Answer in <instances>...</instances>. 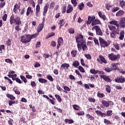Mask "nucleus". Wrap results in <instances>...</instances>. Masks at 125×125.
Masks as SVG:
<instances>
[{
	"mask_svg": "<svg viewBox=\"0 0 125 125\" xmlns=\"http://www.w3.org/2000/svg\"><path fill=\"white\" fill-rule=\"evenodd\" d=\"M76 42L77 43V47L79 51H81L82 48L83 51L88 50V48L86 46V42L83 40V36L81 34H79L77 37H76Z\"/></svg>",
	"mask_w": 125,
	"mask_h": 125,
	"instance_id": "nucleus-1",
	"label": "nucleus"
},
{
	"mask_svg": "<svg viewBox=\"0 0 125 125\" xmlns=\"http://www.w3.org/2000/svg\"><path fill=\"white\" fill-rule=\"evenodd\" d=\"M10 23L11 25L15 23L16 25H21L22 22L20 19V17L17 16L14 18V15H12L10 18Z\"/></svg>",
	"mask_w": 125,
	"mask_h": 125,
	"instance_id": "nucleus-2",
	"label": "nucleus"
},
{
	"mask_svg": "<svg viewBox=\"0 0 125 125\" xmlns=\"http://www.w3.org/2000/svg\"><path fill=\"white\" fill-rule=\"evenodd\" d=\"M99 41L101 46L104 48H105V47H108V46L110 45V43L111 42L109 41H106L103 38H99Z\"/></svg>",
	"mask_w": 125,
	"mask_h": 125,
	"instance_id": "nucleus-3",
	"label": "nucleus"
},
{
	"mask_svg": "<svg viewBox=\"0 0 125 125\" xmlns=\"http://www.w3.org/2000/svg\"><path fill=\"white\" fill-rule=\"evenodd\" d=\"M108 57L111 61H116L118 59H120L121 56L119 54L114 55V53H111V54H108Z\"/></svg>",
	"mask_w": 125,
	"mask_h": 125,
	"instance_id": "nucleus-4",
	"label": "nucleus"
},
{
	"mask_svg": "<svg viewBox=\"0 0 125 125\" xmlns=\"http://www.w3.org/2000/svg\"><path fill=\"white\" fill-rule=\"evenodd\" d=\"M29 38V34H27L25 37V36H22L21 37V42H22V43H28V42H30V40Z\"/></svg>",
	"mask_w": 125,
	"mask_h": 125,
	"instance_id": "nucleus-5",
	"label": "nucleus"
},
{
	"mask_svg": "<svg viewBox=\"0 0 125 125\" xmlns=\"http://www.w3.org/2000/svg\"><path fill=\"white\" fill-rule=\"evenodd\" d=\"M114 81L115 83H125V78L121 75L115 78Z\"/></svg>",
	"mask_w": 125,
	"mask_h": 125,
	"instance_id": "nucleus-6",
	"label": "nucleus"
},
{
	"mask_svg": "<svg viewBox=\"0 0 125 125\" xmlns=\"http://www.w3.org/2000/svg\"><path fill=\"white\" fill-rule=\"evenodd\" d=\"M93 29H95L96 35H97L98 36H103V33L102 32V31H101L100 28L98 27V26L96 25L94 26L92 28V30H93Z\"/></svg>",
	"mask_w": 125,
	"mask_h": 125,
	"instance_id": "nucleus-7",
	"label": "nucleus"
},
{
	"mask_svg": "<svg viewBox=\"0 0 125 125\" xmlns=\"http://www.w3.org/2000/svg\"><path fill=\"white\" fill-rule=\"evenodd\" d=\"M99 59H97V61L100 64H103V63H104V64H106L107 63V61L105 59V58L102 55H100L99 56Z\"/></svg>",
	"mask_w": 125,
	"mask_h": 125,
	"instance_id": "nucleus-8",
	"label": "nucleus"
},
{
	"mask_svg": "<svg viewBox=\"0 0 125 125\" xmlns=\"http://www.w3.org/2000/svg\"><path fill=\"white\" fill-rule=\"evenodd\" d=\"M116 35H120V30H116L114 31H112L110 33V38L112 39L116 38Z\"/></svg>",
	"mask_w": 125,
	"mask_h": 125,
	"instance_id": "nucleus-9",
	"label": "nucleus"
},
{
	"mask_svg": "<svg viewBox=\"0 0 125 125\" xmlns=\"http://www.w3.org/2000/svg\"><path fill=\"white\" fill-rule=\"evenodd\" d=\"M57 42L58 44H57V49H59V47H60V46L63 44V42H64V41L63 40V38H62V37H59L58 39Z\"/></svg>",
	"mask_w": 125,
	"mask_h": 125,
	"instance_id": "nucleus-10",
	"label": "nucleus"
},
{
	"mask_svg": "<svg viewBox=\"0 0 125 125\" xmlns=\"http://www.w3.org/2000/svg\"><path fill=\"white\" fill-rule=\"evenodd\" d=\"M119 25L121 28H124L125 27V17L120 19Z\"/></svg>",
	"mask_w": 125,
	"mask_h": 125,
	"instance_id": "nucleus-11",
	"label": "nucleus"
},
{
	"mask_svg": "<svg viewBox=\"0 0 125 125\" xmlns=\"http://www.w3.org/2000/svg\"><path fill=\"white\" fill-rule=\"evenodd\" d=\"M101 79H103L105 81V82H107V83H111V79L109 78L108 76L107 75H100Z\"/></svg>",
	"mask_w": 125,
	"mask_h": 125,
	"instance_id": "nucleus-12",
	"label": "nucleus"
},
{
	"mask_svg": "<svg viewBox=\"0 0 125 125\" xmlns=\"http://www.w3.org/2000/svg\"><path fill=\"white\" fill-rule=\"evenodd\" d=\"M20 5H21V2H19L18 4H16L14 6L13 12L17 14V10L20 9Z\"/></svg>",
	"mask_w": 125,
	"mask_h": 125,
	"instance_id": "nucleus-13",
	"label": "nucleus"
},
{
	"mask_svg": "<svg viewBox=\"0 0 125 125\" xmlns=\"http://www.w3.org/2000/svg\"><path fill=\"white\" fill-rule=\"evenodd\" d=\"M95 20V16H88V21H87V24L88 25H90L91 24V22H93Z\"/></svg>",
	"mask_w": 125,
	"mask_h": 125,
	"instance_id": "nucleus-14",
	"label": "nucleus"
},
{
	"mask_svg": "<svg viewBox=\"0 0 125 125\" xmlns=\"http://www.w3.org/2000/svg\"><path fill=\"white\" fill-rule=\"evenodd\" d=\"M119 65V63H112L111 64L112 66V71H117V70H119V67H118V65Z\"/></svg>",
	"mask_w": 125,
	"mask_h": 125,
	"instance_id": "nucleus-15",
	"label": "nucleus"
},
{
	"mask_svg": "<svg viewBox=\"0 0 125 125\" xmlns=\"http://www.w3.org/2000/svg\"><path fill=\"white\" fill-rule=\"evenodd\" d=\"M49 6V4L48 3L46 4V5L43 7V16H45V14L47 13V11H48V7Z\"/></svg>",
	"mask_w": 125,
	"mask_h": 125,
	"instance_id": "nucleus-16",
	"label": "nucleus"
},
{
	"mask_svg": "<svg viewBox=\"0 0 125 125\" xmlns=\"http://www.w3.org/2000/svg\"><path fill=\"white\" fill-rule=\"evenodd\" d=\"M44 26V23H43V21H42V23L39 25L38 27L37 32L39 34L40 32H41V31H42V29H43V26Z\"/></svg>",
	"mask_w": 125,
	"mask_h": 125,
	"instance_id": "nucleus-17",
	"label": "nucleus"
},
{
	"mask_svg": "<svg viewBox=\"0 0 125 125\" xmlns=\"http://www.w3.org/2000/svg\"><path fill=\"white\" fill-rule=\"evenodd\" d=\"M70 66V64L67 63H62L61 66V69L62 70H64L65 68L66 69H69V67Z\"/></svg>",
	"mask_w": 125,
	"mask_h": 125,
	"instance_id": "nucleus-18",
	"label": "nucleus"
},
{
	"mask_svg": "<svg viewBox=\"0 0 125 125\" xmlns=\"http://www.w3.org/2000/svg\"><path fill=\"white\" fill-rule=\"evenodd\" d=\"M120 36L119 37V39L121 41H123L124 39L125 38V31L124 30H122L119 33Z\"/></svg>",
	"mask_w": 125,
	"mask_h": 125,
	"instance_id": "nucleus-19",
	"label": "nucleus"
},
{
	"mask_svg": "<svg viewBox=\"0 0 125 125\" xmlns=\"http://www.w3.org/2000/svg\"><path fill=\"white\" fill-rule=\"evenodd\" d=\"M109 23L110 25H114L115 26L117 27V28H119L120 27V24L118 23V21H109Z\"/></svg>",
	"mask_w": 125,
	"mask_h": 125,
	"instance_id": "nucleus-20",
	"label": "nucleus"
},
{
	"mask_svg": "<svg viewBox=\"0 0 125 125\" xmlns=\"http://www.w3.org/2000/svg\"><path fill=\"white\" fill-rule=\"evenodd\" d=\"M101 24V22L99 20L96 19L94 20L93 22L91 23V26H95V25H99Z\"/></svg>",
	"mask_w": 125,
	"mask_h": 125,
	"instance_id": "nucleus-21",
	"label": "nucleus"
},
{
	"mask_svg": "<svg viewBox=\"0 0 125 125\" xmlns=\"http://www.w3.org/2000/svg\"><path fill=\"white\" fill-rule=\"evenodd\" d=\"M37 36H39V33H38L31 35L28 34V37H29L28 38H29V41H31V40H33V39H36Z\"/></svg>",
	"mask_w": 125,
	"mask_h": 125,
	"instance_id": "nucleus-22",
	"label": "nucleus"
},
{
	"mask_svg": "<svg viewBox=\"0 0 125 125\" xmlns=\"http://www.w3.org/2000/svg\"><path fill=\"white\" fill-rule=\"evenodd\" d=\"M58 24L59 25H60L59 29L60 30H61V28H62V27H63V26H64V25L65 24V23H64V20L63 19L59 21Z\"/></svg>",
	"mask_w": 125,
	"mask_h": 125,
	"instance_id": "nucleus-23",
	"label": "nucleus"
},
{
	"mask_svg": "<svg viewBox=\"0 0 125 125\" xmlns=\"http://www.w3.org/2000/svg\"><path fill=\"white\" fill-rule=\"evenodd\" d=\"M72 11H73V7L70 4H69L66 10V13H71Z\"/></svg>",
	"mask_w": 125,
	"mask_h": 125,
	"instance_id": "nucleus-24",
	"label": "nucleus"
},
{
	"mask_svg": "<svg viewBox=\"0 0 125 125\" xmlns=\"http://www.w3.org/2000/svg\"><path fill=\"white\" fill-rule=\"evenodd\" d=\"M124 14H125V11L122 10H120L116 14V16L117 17L119 16H123Z\"/></svg>",
	"mask_w": 125,
	"mask_h": 125,
	"instance_id": "nucleus-25",
	"label": "nucleus"
},
{
	"mask_svg": "<svg viewBox=\"0 0 125 125\" xmlns=\"http://www.w3.org/2000/svg\"><path fill=\"white\" fill-rule=\"evenodd\" d=\"M62 87L63 89H64V90H63V92H65V93H68L67 91H71V89L67 86H62Z\"/></svg>",
	"mask_w": 125,
	"mask_h": 125,
	"instance_id": "nucleus-26",
	"label": "nucleus"
},
{
	"mask_svg": "<svg viewBox=\"0 0 125 125\" xmlns=\"http://www.w3.org/2000/svg\"><path fill=\"white\" fill-rule=\"evenodd\" d=\"M40 10H41V7L40 6V5L38 4L36 6V16H39V13H40Z\"/></svg>",
	"mask_w": 125,
	"mask_h": 125,
	"instance_id": "nucleus-27",
	"label": "nucleus"
},
{
	"mask_svg": "<svg viewBox=\"0 0 125 125\" xmlns=\"http://www.w3.org/2000/svg\"><path fill=\"white\" fill-rule=\"evenodd\" d=\"M78 9H79V10H83L84 8V4H83V2L81 3L78 7Z\"/></svg>",
	"mask_w": 125,
	"mask_h": 125,
	"instance_id": "nucleus-28",
	"label": "nucleus"
},
{
	"mask_svg": "<svg viewBox=\"0 0 125 125\" xmlns=\"http://www.w3.org/2000/svg\"><path fill=\"white\" fill-rule=\"evenodd\" d=\"M80 62L78 61H75L72 64V66H73V67H75V68H78Z\"/></svg>",
	"mask_w": 125,
	"mask_h": 125,
	"instance_id": "nucleus-29",
	"label": "nucleus"
},
{
	"mask_svg": "<svg viewBox=\"0 0 125 125\" xmlns=\"http://www.w3.org/2000/svg\"><path fill=\"white\" fill-rule=\"evenodd\" d=\"M97 96L99 98H103L105 97V94H104L103 93H100V91H98L97 92Z\"/></svg>",
	"mask_w": 125,
	"mask_h": 125,
	"instance_id": "nucleus-30",
	"label": "nucleus"
},
{
	"mask_svg": "<svg viewBox=\"0 0 125 125\" xmlns=\"http://www.w3.org/2000/svg\"><path fill=\"white\" fill-rule=\"evenodd\" d=\"M102 104H103V105H104V106L106 107H108L109 106V102H108L106 101H102Z\"/></svg>",
	"mask_w": 125,
	"mask_h": 125,
	"instance_id": "nucleus-31",
	"label": "nucleus"
},
{
	"mask_svg": "<svg viewBox=\"0 0 125 125\" xmlns=\"http://www.w3.org/2000/svg\"><path fill=\"white\" fill-rule=\"evenodd\" d=\"M43 57L44 58H45V60H46L47 58H48L49 57H51V58H53L52 54L49 55V54H48V53H44V54L43 55Z\"/></svg>",
	"mask_w": 125,
	"mask_h": 125,
	"instance_id": "nucleus-32",
	"label": "nucleus"
},
{
	"mask_svg": "<svg viewBox=\"0 0 125 125\" xmlns=\"http://www.w3.org/2000/svg\"><path fill=\"white\" fill-rule=\"evenodd\" d=\"M6 96L8 98H9L10 100H15L16 98L15 97H14V96H13V95H10V94H7Z\"/></svg>",
	"mask_w": 125,
	"mask_h": 125,
	"instance_id": "nucleus-33",
	"label": "nucleus"
},
{
	"mask_svg": "<svg viewBox=\"0 0 125 125\" xmlns=\"http://www.w3.org/2000/svg\"><path fill=\"white\" fill-rule=\"evenodd\" d=\"M64 122L66 124H74V120H73L72 119H66L64 120Z\"/></svg>",
	"mask_w": 125,
	"mask_h": 125,
	"instance_id": "nucleus-34",
	"label": "nucleus"
},
{
	"mask_svg": "<svg viewBox=\"0 0 125 125\" xmlns=\"http://www.w3.org/2000/svg\"><path fill=\"white\" fill-rule=\"evenodd\" d=\"M55 97L56 98L57 100L58 101V102H62V99L61 98L60 95L58 94H55Z\"/></svg>",
	"mask_w": 125,
	"mask_h": 125,
	"instance_id": "nucleus-35",
	"label": "nucleus"
},
{
	"mask_svg": "<svg viewBox=\"0 0 125 125\" xmlns=\"http://www.w3.org/2000/svg\"><path fill=\"white\" fill-rule=\"evenodd\" d=\"M71 54L72 55V57H76V56H77V54H78V51L76 50H73L71 52Z\"/></svg>",
	"mask_w": 125,
	"mask_h": 125,
	"instance_id": "nucleus-36",
	"label": "nucleus"
},
{
	"mask_svg": "<svg viewBox=\"0 0 125 125\" xmlns=\"http://www.w3.org/2000/svg\"><path fill=\"white\" fill-rule=\"evenodd\" d=\"M39 82L41 83H47V80L42 78H39Z\"/></svg>",
	"mask_w": 125,
	"mask_h": 125,
	"instance_id": "nucleus-37",
	"label": "nucleus"
},
{
	"mask_svg": "<svg viewBox=\"0 0 125 125\" xmlns=\"http://www.w3.org/2000/svg\"><path fill=\"white\" fill-rule=\"evenodd\" d=\"M108 27L109 28V30L111 31V32H113L114 31H116V26L114 25H108Z\"/></svg>",
	"mask_w": 125,
	"mask_h": 125,
	"instance_id": "nucleus-38",
	"label": "nucleus"
},
{
	"mask_svg": "<svg viewBox=\"0 0 125 125\" xmlns=\"http://www.w3.org/2000/svg\"><path fill=\"white\" fill-rule=\"evenodd\" d=\"M105 89L108 93H111V87L109 85H105Z\"/></svg>",
	"mask_w": 125,
	"mask_h": 125,
	"instance_id": "nucleus-39",
	"label": "nucleus"
},
{
	"mask_svg": "<svg viewBox=\"0 0 125 125\" xmlns=\"http://www.w3.org/2000/svg\"><path fill=\"white\" fill-rule=\"evenodd\" d=\"M54 36H55V33L54 32H51L47 35L46 39H49V38H51V37H54Z\"/></svg>",
	"mask_w": 125,
	"mask_h": 125,
	"instance_id": "nucleus-40",
	"label": "nucleus"
},
{
	"mask_svg": "<svg viewBox=\"0 0 125 125\" xmlns=\"http://www.w3.org/2000/svg\"><path fill=\"white\" fill-rule=\"evenodd\" d=\"M90 73L91 74H94V75H96V74L98 73V70H95V69H91L90 70Z\"/></svg>",
	"mask_w": 125,
	"mask_h": 125,
	"instance_id": "nucleus-41",
	"label": "nucleus"
},
{
	"mask_svg": "<svg viewBox=\"0 0 125 125\" xmlns=\"http://www.w3.org/2000/svg\"><path fill=\"white\" fill-rule=\"evenodd\" d=\"M106 116L107 117H111L112 115H113V111L112 110H107L106 111Z\"/></svg>",
	"mask_w": 125,
	"mask_h": 125,
	"instance_id": "nucleus-42",
	"label": "nucleus"
},
{
	"mask_svg": "<svg viewBox=\"0 0 125 125\" xmlns=\"http://www.w3.org/2000/svg\"><path fill=\"white\" fill-rule=\"evenodd\" d=\"M88 100L89 102H91L92 103H95V102L96 101V100H95L94 99V98H91V97L88 98Z\"/></svg>",
	"mask_w": 125,
	"mask_h": 125,
	"instance_id": "nucleus-43",
	"label": "nucleus"
},
{
	"mask_svg": "<svg viewBox=\"0 0 125 125\" xmlns=\"http://www.w3.org/2000/svg\"><path fill=\"white\" fill-rule=\"evenodd\" d=\"M73 109L76 111H79L80 109L81 108V107H80V106H78L77 104L73 105Z\"/></svg>",
	"mask_w": 125,
	"mask_h": 125,
	"instance_id": "nucleus-44",
	"label": "nucleus"
},
{
	"mask_svg": "<svg viewBox=\"0 0 125 125\" xmlns=\"http://www.w3.org/2000/svg\"><path fill=\"white\" fill-rule=\"evenodd\" d=\"M20 78L21 80H22V81L23 82V83H27L28 81H27V79H26L25 77H24V76L21 75Z\"/></svg>",
	"mask_w": 125,
	"mask_h": 125,
	"instance_id": "nucleus-45",
	"label": "nucleus"
},
{
	"mask_svg": "<svg viewBox=\"0 0 125 125\" xmlns=\"http://www.w3.org/2000/svg\"><path fill=\"white\" fill-rule=\"evenodd\" d=\"M52 99L51 100V99H50V100L49 101V102H50L52 105H55V100H56V99H55V98H52Z\"/></svg>",
	"mask_w": 125,
	"mask_h": 125,
	"instance_id": "nucleus-46",
	"label": "nucleus"
},
{
	"mask_svg": "<svg viewBox=\"0 0 125 125\" xmlns=\"http://www.w3.org/2000/svg\"><path fill=\"white\" fill-rule=\"evenodd\" d=\"M120 5L122 7V8H124L125 6V1L124 0H122L120 2Z\"/></svg>",
	"mask_w": 125,
	"mask_h": 125,
	"instance_id": "nucleus-47",
	"label": "nucleus"
},
{
	"mask_svg": "<svg viewBox=\"0 0 125 125\" xmlns=\"http://www.w3.org/2000/svg\"><path fill=\"white\" fill-rule=\"evenodd\" d=\"M46 78H47V80H48L50 82H53V81H54L53 78L52 77V76H51L50 75H47L46 76Z\"/></svg>",
	"mask_w": 125,
	"mask_h": 125,
	"instance_id": "nucleus-48",
	"label": "nucleus"
},
{
	"mask_svg": "<svg viewBox=\"0 0 125 125\" xmlns=\"http://www.w3.org/2000/svg\"><path fill=\"white\" fill-rule=\"evenodd\" d=\"M13 90L15 92V93H16V94H18V95H20V94H21L20 91H19V90H18V89L14 88Z\"/></svg>",
	"mask_w": 125,
	"mask_h": 125,
	"instance_id": "nucleus-49",
	"label": "nucleus"
},
{
	"mask_svg": "<svg viewBox=\"0 0 125 125\" xmlns=\"http://www.w3.org/2000/svg\"><path fill=\"white\" fill-rule=\"evenodd\" d=\"M86 118L88 119H89L90 121H93L94 120V117H93L92 116L90 115V114H86Z\"/></svg>",
	"mask_w": 125,
	"mask_h": 125,
	"instance_id": "nucleus-50",
	"label": "nucleus"
},
{
	"mask_svg": "<svg viewBox=\"0 0 125 125\" xmlns=\"http://www.w3.org/2000/svg\"><path fill=\"white\" fill-rule=\"evenodd\" d=\"M78 69L79 70V71H80V72H81V73H84V69L83 67V66H79L78 67Z\"/></svg>",
	"mask_w": 125,
	"mask_h": 125,
	"instance_id": "nucleus-51",
	"label": "nucleus"
},
{
	"mask_svg": "<svg viewBox=\"0 0 125 125\" xmlns=\"http://www.w3.org/2000/svg\"><path fill=\"white\" fill-rule=\"evenodd\" d=\"M71 3H72L74 6V7H76L77 6V4H78V2H77V0H71Z\"/></svg>",
	"mask_w": 125,
	"mask_h": 125,
	"instance_id": "nucleus-52",
	"label": "nucleus"
},
{
	"mask_svg": "<svg viewBox=\"0 0 125 125\" xmlns=\"http://www.w3.org/2000/svg\"><path fill=\"white\" fill-rule=\"evenodd\" d=\"M104 71L105 72H107V73H110V72H112V71H113V69H112V67L111 68L106 67L104 69Z\"/></svg>",
	"mask_w": 125,
	"mask_h": 125,
	"instance_id": "nucleus-53",
	"label": "nucleus"
},
{
	"mask_svg": "<svg viewBox=\"0 0 125 125\" xmlns=\"http://www.w3.org/2000/svg\"><path fill=\"white\" fill-rule=\"evenodd\" d=\"M54 109L57 110V111L58 112H59V113H63V110H62L61 109V108H59L58 107H56V106H54Z\"/></svg>",
	"mask_w": 125,
	"mask_h": 125,
	"instance_id": "nucleus-54",
	"label": "nucleus"
},
{
	"mask_svg": "<svg viewBox=\"0 0 125 125\" xmlns=\"http://www.w3.org/2000/svg\"><path fill=\"white\" fill-rule=\"evenodd\" d=\"M104 124H107V125H112V122L110 121L109 120H108L106 119H104Z\"/></svg>",
	"mask_w": 125,
	"mask_h": 125,
	"instance_id": "nucleus-55",
	"label": "nucleus"
},
{
	"mask_svg": "<svg viewBox=\"0 0 125 125\" xmlns=\"http://www.w3.org/2000/svg\"><path fill=\"white\" fill-rule=\"evenodd\" d=\"M31 7H29L27 8V11H26V16H29V15L31 13Z\"/></svg>",
	"mask_w": 125,
	"mask_h": 125,
	"instance_id": "nucleus-56",
	"label": "nucleus"
},
{
	"mask_svg": "<svg viewBox=\"0 0 125 125\" xmlns=\"http://www.w3.org/2000/svg\"><path fill=\"white\" fill-rule=\"evenodd\" d=\"M66 7H67V6H66V5H63L62 10V14H64V13L66 12Z\"/></svg>",
	"mask_w": 125,
	"mask_h": 125,
	"instance_id": "nucleus-57",
	"label": "nucleus"
},
{
	"mask_svg": "<svg viewBox=\"0 0 125 125\" xmlns=\"http://www.w3.org/2000/svg\"><path fill=\"white\" fill-rule=\"evenodd\" d=\"M15 29L17 32H19V31H21V28H20V25H17V26H16L15 27Z\"/></svg>",
	"mask_w": 125,
	"mask_h": 125,
	"instance_id": "nucleus-58",
	"label": "nucleus"
},
{
	"mask_svg": "<svg viewBox=\"0 0 125 125\" xmlns=\"http://www.w3.org/2000/svg\"><path fill=\"white\" fill-rule=\"evenodd\" d=\"M5 62H6V63H9V64H12L13 63L12 60H10V59H6L5 60Z\"/></svg>",
	"mask_w": 125,
	"mask_h": 125,
	"instance_id": "nucleus-59",
	"label": "nucleus"
},
{
	"mask_svg": "<svg viewBox=\"0 0 125 125\" xmlns=\"http://www.w3.org/2000/svg\"><path fill=\"white\" fill-rule=\"evenodd\" d=\"M2 19L3 20V21H6V19H7V14H5L3 15Z\"/></svg>",
	"mask_w": 125,
	"mask_h": 125,
	"instance_id": "nucleus-60",
	"label": "nucleus"
},
{
	"mask_svg": "<svg viewBox=\"0 0 125 125\" xmlns=\"http://www.w3.org/2000/svg\"><path fill=\"white\" fill-rule=\"evenodd\" d=\"M68 32L70 34H74L75 33V30L73 28H70L68 29Z\"/></svg>",
	"mask_w": 125,
	"mask_h": 125,
	"instance_id": "nucleus-61",
	"label": "nucleus"
},
{
	"mask_svg": "<svg viewBox=\"0 0 125 125\" xmlns=\"http://www.w3.org/2000/svg\"><path fill=\"white\" fill-rule=\"evenodd\" d=\"M94 40V42L95 43V44H97V45H99V42H98V40H97V39H96V38H93Z\"/></svg>",
	"mask_w": 125,
	"mask_h": 125,
	"instance_id": "nucleus-62",
	"label": "nucleus"
},
{
	"mask_svg": "<svg viewBox=\"0 0 125 125\" xmlns=\"http://www.w3.org/2000/svg\"><path fill=\"white\" fill-rule=\"evenodd\" d=\"M119 9H120V8H119L118 7H114L112 9V12H116V11H118V10H119Z\"/></svg>",
	"mask_w": 125,
	"mask_h": 125,
	"instance_id": "nucleus-63",
	"label": "nucleus"
},
{
	"mask_svg": "<svg viewBox=\"0 0 125 125\" xmlns=\"http://www.w3.org/2000/svg\"><path fill=\"white\" fill-rule=\"evenodd\" d=\"M84 56L88 59V60H90V59H91V56H90V54H84Z\"/></svg>",
	"mask_w": 125,
	"mask_h": 125,
	"instance_id": "nucleus-64",
	"label": "nucleus"
}]
</instances>
